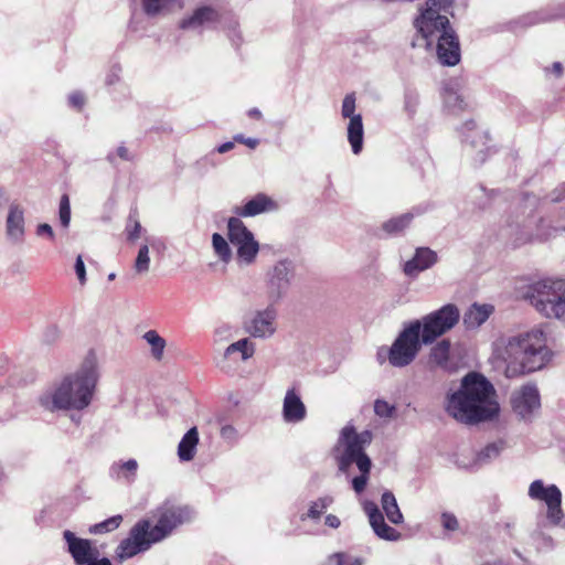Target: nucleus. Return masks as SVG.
<instances>
[{"label":"nucleus","mask_w":565,"mask_h":565,"mask_svg":"<svg viewBox=\"0 0 565 565\" xmlns=\"http://www.w3.org/2000/svg\"><path fill=\"white\" fill-rule=\"evenodd\" d=\"M492 358L502 364L507 377H516L544 367L551 359L546 337L540 329L502 335L492 344Z\"/></svg>","instance_id":"nucleus-1"},{"label":"nucleus","mask_w":565,"mask_h":565,"mask_svg":"<svg viewBox=\"0 0 565 565\" xmlns=\"http://www.w3.org/2000/svg\"><path fill=\"white\" fill-rule=\"evenodd\" d=\"M445 409L457 422L473 425L495 418L500 406L493 385L483 375L470 372L456 391L447 394Z\"/></svg>","instance_id":"nucleus-2"},{"label":"nucleus","mask_w":565,"mask_h":565,"mask_svg":"<svg viewBox=\"0 0 565 565\" xmlns=\"http://www.w3.org/2000/svg\"><path fill=\"white\" fill-rule=\"evenodd\" d=\"M450 4L451 0L426 1L425 7L419 9V14L414 19L417 36L413 45L433 50L436 43L439 62L454 66L460 61L459 41L449 19L441 14V11H446Z\"/></svg>","instance_id":"nucleus-3"},{"label":"nucleus","mask_w":565,"mask_h":565,"mask_svg":"<svg viewBox=\"0 0 565 565\" xmlns=\"http://www.w3.org/2000/svg\"><path fill=\"white\" fill-rule=\"evenodd\" d=\"M98 379V360L96 353L89 351L76 372L41 396V405L49 411H83L93 401Z\"/></svg>","instance_id":"nucleus-4"},{"label":"nucleus","mask_w":565,"mask_h":565,"mask_svg":"<svg viewBox=\"0 0 565 565\" xmlns=\"http://www.w3.org/2000/svg\"><path fill=\"white\" fill-rule=\"evenodd\" d=\"M158 513L156 525L152 526L149 520H140L131 527L128 537L116 548V558L119 562L148 551L152 544L170 535L178 525L189 521L192 514L188 507L169 503L163 504Z\"/></svg>","instance_id":"nucleus-5"},{"label":"nucleus","mask_w":565,"mask_h":565,"mask_svg":"<svg viewBox=\"0 0 565 565\" xmlns=\"http://www.w3.org/2000/svg\"><path fill=\"white\" fill-rule=\"evenodd\" d=\"M527 298L542 316L565 324V279L536 281L530 287Z\"/></svg>","instance_id":"nucleus-6"},{"label":"nucleus","mask_w":565,"mask_h":565,"mask_svg":"<svg viewBox=\"0 0 565 565\" xmlns=\"http://www.w3.org/2000/svg\"><path fill=\"white\" fill-rule=\"evenodd\" d=\"M371 441V431L356 433L351 425L343 427L337 446L339 469L347 472L349 467L355 463L360 471L370 472L372 462L364 449Z\"/></svg>","instance_id":"nucleus-7"},{"label":"nucleus","mask_w":565,"mask_h":565,"mask_svg":"<svg viewBox=\"0 0 565 565\" xmlns=\"http://www.w3.org/2000/svg\"><path fill=\"white\" fill-rule=\"evenodd\" d=\"M459 320V308L455 303H447L412 322L418 323L422 342L427 345L454 329Z\"/></svg>","instance_id":"nucleus-8"},{"label":"nucleus","mask_w":565,"mask_h":565,"mask_svg":"<svg viewBox=\"0 0 565 565\" xmlns=\"http://www.w3.org/2000/svg\"><path fill=\"white\" fill-rule=\"evenodd\" d=\"M227 235L236 249V262L239 266H249L255 263L259 253V243L254 234L238 217H231L227 222Z\"/></svg>","instance_id":"nucleus-9"},{"label":"nucleus","mask_w":565,"mask_h":565,"mask_svg":"<svg viewBox=\"0 0 565 565\" xmlns=\"http://www.w3.org/2000/svg\"><path fill=\"white\" fill-rule=\"evenodd\" d=\"M422 335L418 333V323L409 322L393 342L388 361L393 366L403 367L411 364L420 350Z\"/></svg>","instance_id":"nucleus-10"},{"label":"nucleus","mask_w":565,"mask_h":565,"mask_svg":"<svg viewBox=\"0 0 565 565\" xmlns=\"http://www.w3.org/2000/svg\"><path fill=\"white\" fill-rule=\"evenodd\" d=\"M529 497L546 504V519L551 525L565 527L562 492L555 484L545 486L542 480H534L529 487Z\"/></svg>","instance_id":"nucleus-11"},{"label":"nucleus","mask_w":565,"mask_h":565,"mask_svg":"<svg viewBox=\"0 0 565 565\" xmlns=\"http://www.w3.org/2000/svg\"><path fill=\"white\" fill-rule=\"evenodd\" d=\"M278 311L273 305L252 312L244 321L245 331L254 338L268 339L277 331Z\"/></svg>","instance_id":"nucleus-12"},{"label":"nucleus","mask_w":565,"mask_h":565,"mask_svg":"<svg viewBox=\"0 0 565 565\" xmlns=\"http://www.w3.org/2000/svg\"><path fill=\"white\" fill-rule=\"evenodd\" d=\"M356 97L354 93L345 95L341 106V115L343 118H349L348 125V140L351 145L352 152L359 154L363 148L364 129L362 116L355 114Z\"/></svg>","instance_id":"nucleus-13"},{"label":"nucleus","mask_w":565,"mask_h":565,"mask_svg":"<svg viewBox=\"0 0 565 565\" xmlns=\"http://www.w3.org/2000/svg\"><path fill=\"white\" fill-rule=\"evenodd\" d=\"M295 277V264L290 259L278 260L268 273L267 287L271 299L281 298Z\"/></svg>","instance_id":"nucleus-14"},{"label":"nucleus","mask_w":565,"mask_h":565,"mask_svg":"<svg viewBox=\"0 0 565 565\" xmlns=\"http://www.w3.org/2000/svg\"><path fill=\"white\" fill-rule=\"evenodd\" d=\"M513 411L523 419L531 418L541 407L539 390L527 384L514 391L511 396Z\"/></svg>","instance_id":"nucleus-15"},{"label":"nucleus","mask_w":565,"mask_h":565,"mask_svg":"<svg viewBox=\"0 0 565 565\" xmlns=\"http://www.w3.org/2000/svg\"><path fill=\"white\" fill-rule=\"evenodd\" d=\"M63 536L67 543V550L77 565H87L98 558L99 552L89 540L76 537L68 530L64 531Z\"/></svg>","instance_id":"nucleus-16"},{"label":"nucleus","mask_w":565,"mask_h":565,"mask_svg":"<svg viewBox=\"0 0 565 565\" xmlns=\"http://www.w3.org/2000/svg\"><path fill=\"white\" fill-rule=\"evenodd\" d=\"M221 13L211 6H202L196 8L193 13L183 18L179 28L182 30H202L214 28L221 21Z\"/></svg>","instance_id":"nucleus-17"},{"label":"nucleus","mask_w":565,"mask_h":565,"mask_svg":"<svg viewBox=\"0 0 565 565\" xmlns=\"http://www.w3.org/2000/svg\"><path fill=\"white\" fill-rule=\"evenodd\" d=\"M25 236L24 207L18 202L9 204L6 218V238L11 244H21Z\"/></svg>","instance_id":"nucleus-18"},{"label":"nucleus","mask_w":565,"mask_h":565,"mask_svg":"<svg viewBox=\"0 0 565 565\" xmlns=\"http://www.w3.org/2000/svg\"><path fill=\"white\" fill-rule=\"evenodd\" d=\"M364 512L366 513L370 524L374 533L386 541H397L401 537V533L387 525L384 521L383 513L380 511L376 503L366 501L363 505Z\"/></svg>","instance_id":"nucleus-19"},{"label":"nucleus","mask_w":565,"mask_h":565,"mask_svg":"<svg viewBox=\"0 0 565 565\" xmlns=\"http://www.w3.org/2000/svg\"><path fill=\"white\" fill-rule=\"evenodd\" d=\"M255 353V344L248 339L244 338L241 339L232 344H230L224 353L222 360L218 362V365L222 369H225V362L232 361V362H239V361H246L250 359Z\"/></svg>","instance_id":"nucleus-20"},{"label":"nucleus","mask_w":565,"mask_h":565,"mask_svg":"<svg viewBox=\"0 0 565 565\" xmlns=\"http://www.w3.org/2000/svg\"><path fill=\"white\" fill-rule=\"evenodd\" d=\"M306 406L299 394L294 388L288 390L282 405V417L285 422L299 423L306 417Z\"/></svg>","instance_id":"nucleus-21"},{"label":"nucleus","mask_w":565,"mask_h":565,"mask_svg":"<svg viewBox=\"0 0 565 565\" xmlns=\"http://www.w3.org/2000/svg\"><path fill=\"white\" fill-rule=\"evenodd\" d=\"M437 263V254L428 247H420L416 249L414 257L406 262L404 271L408 276H413L428 269Z\"/></svg>","instance_id":"nucleus-22"},{"label":"nucleus","mask_w":565,"mask_h":565,"mask_svg":"<svg viewBox=\"0 0 565 565\" xmlns=\"http://www.w3.org/2000/svg\"><path fill=\"white\" fill-rule=\"evenodd\" d=\"M494 307L489 303H472L463 315V324L468 330L478 329L493 313Z\"/></svg>","instance_id":"nucleus-23"},{"label":"nucleus","mask_w":565,"mask_h":565,"mask_svg":"<svg viewBox=\"0 0 565 565\" xmlns=\"http://www.w3.org/2000/svg\"><path fill=\"white\" fill-rule=\"evenodd\" d=\"M275 209L276 203L267 195L259 193L247 201L243 206L236 207L235 213L243 217H249Z\"/></svg>","instance_id":"nucleus-24"},{"label":"nucleus","mask_w":565,"mask_h":565,"mask_svg":"<svg viewBox=\"0 0 565 565\" xmlns=\"http://www.w3.org/2000/svg\"><path fill=\"white\" fill-rule=\"evenodd\" d=\"M469 140L468 151L469 154L475 153V161L477 163H483L486 161L487 154L490 152V147L488 143V135L484 131L476 130L471 136H467Z\"/></svg>","instance_id":"nucleus-25"},{"label":"nucleus","mask_w":565,"mask_h":565,"mask_svg":"<svg viewBox=\"0 0 565 565\" xmlns=\"http://www.w3.org/2000/svg\"><path fill=\"white\" fill-rule=\"evenodd\" d=\"M153 249L163 247V243L159 238H146V243L139 247L137 257L135 259L134 269L137 274L142 275L149 271L150 268V256L149 247Z\"/></svg>","instance_id":"nucleus-26"},{"label":"nucleus","mask_w":565,"mask_h":565,"mask_svg":"<svg viewBox=\"0 0 565 565\" xmlns=\"http://www.w3.org/2000/svg\"><path fill=\"white\" fill-rule=\"evenodd\" d=\"M199 433L196 427L186 431L178 445V457L181 461H191L196 452Z\"/></svg>","instance_id":"nucleus-27"},{"label":"nucleus","mask_w":565,"mask_h":565,"mask_svg":"<svg viewBox=\"0 0 565 565\" xmlns=\"http://www.w3.org/2000/svg\"><path fill=\"white\" fill-rule=\"evenodd\" d=\"M382 509L393 524H402L404 521L403 513L399 510L396 498L391 491H384L381 498Z\"/></svg>","instance_id":"nucleus-28"},{"label":"nucleus","mask_w":565,"mask_h":565,"mask_svg":"<svg viewBox=\"0 0 565 565\" xmlns=\"http://www.w3.org/2000/svg\"><path fill=\"white\" fill-rule=\"evenodd\" d=\"M138 470V462L135 459H129L125 462H115L111 468V475L118 480L132 482L136 478Z\"/></svg>","instance_id":"nucleus-29"},{"label":"nucleus","mask_w":565,"mask_h":565,"mask_svg":"<svg viewBox=\"0 0 565 565\" xmlns=\"http://www.w3.org/2000/svg\"><path fill=\"white\" fill-rule=\"evenodd\" d=\"M142 339L150 347L151 356L156 361H161L164 355L167 341L156 330H148L143 333Z\"/></svg>","instance_id":"nucleus-30"},{"label":"nucleus","mask_w":565,"mask_h":565,"mask_svg":"<svg viewBox=\"0 0 565 565\" xmlns=\"http://www.w3.org/2000/svg\"><path fill=\"white\" fill-rule=\"evenodd\" d=\"M445 107L452 114H457L467 107L462 96L451 87H446L443 93Z\"/></svg>","instance_id":"nucleus-31"},{"label":"nucleus","mask_w":565,"mask_h":565,"mask_svg":"<svg viewBox=\"0 0 565 565\" xmlns=\"http://www.w3.org/2000/svg\"><path fill=\"white\" fill-rule=\"evenodd\" d=\"M450 354V342L441 340L430 351V361L439 366H446Z\"/></svg>","instance_id":"nucleus-32"},{"label":"nucleus","mask_w":565,"mask_h":565,"mask_svg":"<svg viewBox=\"0 0 565 565\" xmlns=\"http://www.w3.org/2000/svg\"><path fill=\"white\" fill-rule=\"evenodd\" d=\"M212 246L215 255L224 263H228L232 259V250L228 242L218 233H214L212 236Z\"/></svg>","instance_id":"nucleus-33"},{"label":"nucleus","mask_w":565,"mask_h":565,"mask_svg":"<svg viewBox=\"0 0 565 565\" xmlns=\"http://www.w3.org/2000/svg\"><path fill=\"white\" fill-rule=\"evenodd\" d=\"M413 220L412 213H405L401 216L393 217L383 224V230L390 234L401 233L406 228Z\"/></svg>","instance_id":"nucleus-34"},{"label":"nucleus","mask_w":565,"mask_h":565,"mask_svg":"<svg viewBox=\"0 0 565 565\" xmlns=\"http://www.w3.org/2000/svg\"><path fill=\"white\" fill-rule=\"evenodd\" d=\"M175 0H141L142 9L147 15L154 17L168 10Z\"/></svg>","instance_id":"nucleus-35"},{"label":"nucleus","mask_w":565,"mask_h":565,"mask_svg":"<svg viewBox=\"0 0 565 565\" xmlns=\"http://www.w3.org/2000/svg\"><path fill=\"white\" fill-rule=\"evenodd\" d=\"M331 503H332V498H330V497L320 498L317 501H313L311 503L308 512L306 514L301 515V520H306V519L318 520Z\"/></svg>","instance_id":"nucleus-36"},{"label":"nucleus","mask_w":565,"mask_h":565,"mask_svg":"<svg viewBox=\"0 0 565 565\" xmlns=\"http://www.w3.org/2000/svg\"><path fill=\"white\" fill-rule=\"evenodd\" d=\"M122 522V516L120 514L114 515L100 523L94 524L90 526L89 532L93 534H103L107 532H111L119 527Z\"/></svg>","instance_id":"nucleus-37"},{"label":"nucleus","mask_w":565,"mask_h":565,"mask_svg":"<svg viewBox=\"0 0 565 565\" xmlns=\"http://www.w3.org/2000/svg\"><path fill=\"white\" fill-rule=\"evenodd\" d=\"M502 449H503L502 441L489 444L478 454V461L480 463H483L488 460L497 458L500 455Z\"/></svg>","instance_id":"nucleus-38"},{"label":"nucleus","mask_w":565,"mask_h":565,"mask_svg":"<svg viewBox=\"0 0 565 565\" xmlns=\"http://www.w3.org/2000/svg\"><path fill=\"white\" fill-rule=\"evenodd\" d=\"M60 222L64 228H67L71 222V205L67 194H63L60 201Z\"/></svg>","instance_id":"nucleus-39"},{"label":"nucleus","mask_w":565,"mask_h":565,"mask_svg":"<svg viewBox=\"0 0 565 565\" xmlns=\"http://www.w3.org/2000/svg\"><path fill=\"white\" fill-rule=\"evenodd\" d=\"M440 522L444 530L455 532L459 529V522L452 513L444 512L440 516Z\"/></svg>","instance_id":"nucleus-40"},{"label":"nucleus","mask_w":565,"mask_h":565,"mask_svg":"<svg viewBox=\"0 0 565 565\" xmlns=\"http://www.w3.org/2000/svg\"><path fill=\"white\" fill-rule=\"evenodd\" d=\"M141 230V224L137 220L132 221L130 217L126 226L127 239L131 242L136 241L140 236Z\"/></svg>","instance_id":"nucleus-41"},{"label":"nucleus","mask_w":565,"mask_h":565,"mask_svg":"<svg viewBox=\"0 0 565 565\" xmlns=\"http://www.w3.org/2000/svg\"><path fill=\"white\" fill-rule=\"evenodd\" d=\"M374 412L380 417H391L394 413V407L385 401L377 399L374 404Z\"/></svg>","instance_id":"nucleus-42"},{"label":"nucleus","mask_w":565,"mask_h":565,"mask_svg":"<svg viewBox=\"0 0 565 565\" xmlns=\"http://www.w3.org/2000/svg\"><path fill=\"white\" fill-rule=\"evenodd\" d=\"M360 472H361L360 476L354 477L352 479V487L356 493H361L364 491L367 480H369V475H370V472H364V471H360Z\"/></svg>","instance_id":"nucleus-43"},{"label":"nucleus","mask_w":565,"mask_h":565,"mask_svg":"<svg viewBox=\"0 0 565 565\" xmlns=\"http://www.w3.org/2000/svg\"><path fill=\"white\" fill-rule=\"evenodd\" d=\"M221 437L226 441L235 443L238 439V433L233 426L225 425L221 428Z\"/></svg>","instance_id":"nucleus-44"},{"label":"nucleus","mask_w":565,"mask_h":565,"mask_svg":"<svg viewBox=\"0 0 565 565\" xmlns=\"http://www.w3.org/2000/svg\"><path fill=\"white\" fill-rule=\"evenodd\" d=\"M523 20H524V25H533V24H536L540 22H545V21L551 20V17H548L544 13L534 12V13H530L526 17H524Z\"/></svg>","instance_id":"nucleus-45"},{"label":"nucleus","mask_w":565,"mask_h":565,"mask_svg":"<svg viewBox=\"0 0 565 565\" xmlns=\"http://www.w3.org/2000/svg\"><path fill=\"white\" fill-rule=\"evenodd\" d=\"M75 271L81 285H85L86 282V269L83 257L81 255L77 256L75 262Z\"/></svg>","instance_id":"nucleus-46"},{"label":"nucleus","mask_w":565,"mask_h":565,"mask_svg":"<svg viewBox=\"0 0 565 565\" xmlns=\"http://www.w3.org/2000/svg\"><path fill=\"white\" fill-rule=\"evenodd\" d=\"M68 102L73 107L81 108L85 103V98L82 93L74 92L68 96Z\"/></svg>","instance_id":"nucleus-47"},{"label":"nucleus","mask_w":565,"mask_h":565,"mask_svg":"<svg viewBox=\"0 0 565 565\" xmlns=\"http://www.w3.org/2000/svg\"><path fill=\"white\" fill-rule=\"evenodd\" d=\"M60 335V331L56 326H52L47 328V330L44 332V340L47 343L54 342Z\"/></svg>","instance_id":"nucleus-48"},{"label":"nucleus","mask_w":565,"mask_h":565,"mask_svg":"<svg viewBox=\"0 0 565 565\" xmlns=\"http://www.w3.org/2000/svg\"><path fill=\"white\" fill-rule=\"evenodd\" d=\"M343 553H334L327 558L324 565H343Z\"/></svg>","instance_id":"nucleus-49"},{"label":"nucleus","mask_w":565,"mask_h":565,"mask_svg":"<svg viewBox=\"0 0 565 565\" xmlns=\"http://www.w3.org/2000/svg\"><path fill=\"white\" fill-rule=\"evenodd\" d=\"M236 141L242 142L246 145L247 147L254 149L258 145V140L255 138H244L242 135L235 136L234 138Z\"/></svg>","instance_id":"nucleus-50"},{"label":"nucleus","mask_w":565,"mask_h":565,"mask_svg":"<svg viewBox=\"0 0 565 565\" xmlns=\"http://www.w3.org/2000/svg\"><path fill=\"white\" fill-rule=\"evenodd\" d=\"M45 234L50 239L54 238V233L52 227L49 224H40L38 225V235Z\"/></svg>","instance_id":"nucleus-51"},{"label":"nucleus","mask_w":565,"mask_h":565,"mask_svg":"<svg viewBox=\"0 0 565 565\" xmlns=\"http://www.w3.org/2000/svg\"><path fill=\"white\" fill-rule=\"evenodd\" d=\"M326 524L332 529H338L340 526V520L334 514H328L326 516Z\"/></svg>","instance_id":"nucleus-52"},{"label":"nucleus","mask_w":565,"mask_h":565,"mask_svg":"<svg viewBox=\"0 0 565 565\" xmlns=\"http://www.w3.org/2000/svg\"><path fill=\"white\" fill-rule=\"evenodd\" d=\"M117 156L119 158L124 159V160H129L130 159L128 150L124 146H120V147L117 148Z\"/></svg>","instance_id":"nucleus-53"},{"label":"nucleus","mask_w":565,"mask_h":565,"mask_svg":"<svg viewBox=\"0 0 565 565\" xmlns=\"http://www.w3.org/2000/svg\"><path fill=\"white\" fill-rule=\"evenodd\" d=\"M233 147H234V143H233V142H231V141H228V142H224V143H222L221 146H218V147H217V151H218L220 153H225V152H227V151L232 150V149H233Z\"/></svg>","instance_id":"nucleus-54"},{"label":"nucleus","mask_w":565,"mask_h":565,"mask_svg":"<svg viewBox=\"0 0 565 565\" xmlns=\"http://www.w3.org/2000/svg\"><path fill=\"white\" fill-rule=\"evenodd\" d=\"M248 116L249 117H253V118H256V119H260L262 118V113L258 108H252L248 110Z\"/></svg>","instance_id":"nucleus-55"},{"label":"nucleus","mask_w":565,"mask_h":565,"mask_svg":"<svg viewBox=\"0 0 565 565\" xmlns=\"http://www.w3.org/2000/svg\"><path fill=\"white\" fill-rule=\"evenodd\" d=\"M416 104V100H414V103H412V98L411 97H407L406 98V102H405V108L409 111V113H414V106Z\"/></svg>","instance_id":"nucleus-56"},{"label":"nucleus","mask_w":565,"mask_h":565,"mask_svg":"<svg viewBox=\"0 0 565 565\" xmlns=\"http://www.w3.org/2000/svg\"><path fill=\"white\" fill-rule=\"evenodd\" d=\"M87 565H111V563L108 558H102V559L97 558L96 561H94L93 563L87 564Z\"/></svg>","instance_id":"nucleus-57"},{"label":"nucleus","mask_w":565,"mask_h":565,"mask_svg":"<svg viewBox=\"0 0 565 565\" xmlns=\"http://www.w3.org/2000/svg\"><path fill=\"white\" fill-rule=\"evenodd\" d=\"M9 202L6 193L0 189V207H3Z\"/></svg>","instance_id":"nucleus-58"},{"label":"nucleus","mask_w":565,"mask_h":565,"mask_svg":"<svg viewBox=\"0 0 565 565\" xmlns=\"http://www.w3.org/2000/svg\"><path fill=\"white\" fill-rule=\"evenodd\" d=\"M553 72L556 74V75H561L562 72H563V66L559 62H555L553 64Z\"/></svg>","instance_id":"nucleus-59"},{"label":"nucleus","mask_w":565,"mask_h":565,"mask_svg":"<svg viewBox=\"0 0 565 565\" xmlns=\"http://www.w3.org/2000/svg\"><path fill=\"white\" fill-rule=\"evenodd\" d=\"M349 565H363V559L362 558H355Z\"/></svg>","instance_id":"nucleus-60"},{"label":"nucleus","mask_w":565,"mask_h":565,"mask_svg":"<svg viewBox=\"0 0 565 565\" xmlns=\"http://www.w3.org/2000/svg\"><path fill=\"white\" fill-rule=\"evenodd\" d=\"M467 127V129L471 130L475 128V124L472 121H469V122H466L465 125Z\"/></svg>","instance_id":"nucleus-61"},{"label":"nucleus","mask_w":565,"mask_h":565,"mask_svg":"<svg viewBox=\"0 0 565 565\" xmlns=\"http://www.w3.org/2000/svg\"><path fill=\"white\" fill-rule=\"evenodd\" d=\"M115 277H116V274H115V273H110V274L108 275V279H109V280H114V279H115Z\"/></svg>","instance_id":"nucleus-62"},{"label":"nucleus","mask_w":565,"mask_h":565,"mask_svg":"<svg viewBox=\"0 0 565 565\" xmlns=\"http://www.w3.org/2000/svg\"><path fill=\"white\" fill-rule=\"evenodd\" d=\"M72 420H74L76 424H79L81 417L72 416Z\"/></svg>","instance_id":"nucleus-63"},{"label":"nucleus","mask_w":565,"mask_h":565,"mask_svg":"<svg viewBox=\"0 0 565 565\" xmlns=\"http://www.w3.org/2000/svg\"><path fill=\"white\" fill-rule=\"evenodd\" d=\"M107 84H113V79H111V78H108V79H107Z\"/></svg>","instance_id":"nucleus-64"}]
</instances>
